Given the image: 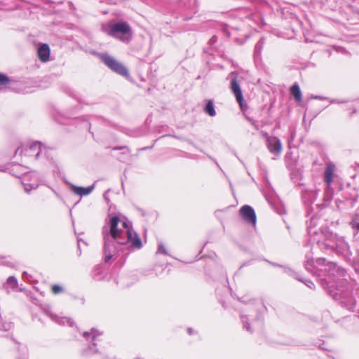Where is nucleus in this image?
Segmentation results:
<instances>
[{"mask_svg": "<svg viewBox=\"0 0 359 359\" xmlns=\"http://www.w3.org/2000/svg\"><path fill=\"white\" fill-rule=\"evenodd\" d=\"M311 241L323 249L336 250L338 253L345 254L349 250L348 244L343 237L331 232L319 217L311 218L307 226Z\"/></svg>", "mask_w": 359, "mask_h": 359, "instance_id": "nucleus-3", "label": "nucleus"}, {"mask_svg": "<svg viewBox=\"0 0 359 359\" xmlns=\"http://www.w3.org/2000/svg\"><path fill=\"white\" fill-rule=\"evenodd\" d=\"M102 334V332L95 328L91 329L90 332H84L83 333V337L86 340L92 341V344L88 346V349L84 352L86 355L98 353V349L95 347L97 346L98 344L100 342L99 337H101Z\"/></svg>", "mask_w": 359, "mask_h": 359, "instance_id": "nucleus-6", "label": "nucleus"}, {"mask_svg": "<svg viewBox=\"0 0 359 359\" xmlns=\"http://www.w3.org/2000/svg\"><path fill=\"white\" fill-rule=\"evenodd\" d=\"M15 168H16V169L22 168V167H21L20 165H16V166H15Z\"/></svg>", "mask_w": 359, "mask_h": 359, "instance_id": "nucleus-34", "label": "nucleus"}, {"mask_svg": "<svg viewBox=\"0 0 359 359\" xmlns=\"http://www.w3.org/2000/svg\"><path fill=\"white\" fill-rule=\"evenodd\" d=\"M6 170V168L4 165H0V171L1 172H5Z\"/></svg>", "mask_w": 359, "mask_h": 359, "instance_id": "nucleus-31", "label": "nucleus"}, {"mask_svg": "<svg viewBox=\"0 0 359 359\" xmlns=\"http://www.w3.org/2000/svg\"><path fill=\"white\" fill-rule=\"evenodd\" d=\"M267 147L270 152L276 156L279 155L282 151V144L280 140L276 137H268Z\"/></svg>", "mask_w": 359, "mask_h": 359, "instance_id": "nucleus-11", "label": "nucleus"}, {"mask_svg": "<svg viewBox=\"0 0 359 359\" xmlns=\"http://www.w3.org/2000/svg\"><path fill=\"white\" fill-rule=\"evenodd\" d=\"M241 320L243 322L244 327L250 332H252L254 330L257 328H261L262 327V320L259 318H257L255 322H253L252 326L251 327L248 323V318L246 316H241Z\"/></svg>", "mask_w": 359, "mask_h": 359, "instance_id": "nucleus-16", "label": "nucleus"}, {"mask_svg": "<svg viewBox=\"0 0 359 359\" xmlns=\"http://www.w3.org/2000/svg\"><path fill=\"white\" fill-rule=\"evenodd\" d=\"M235 74L233 72L231 73V85L230 88L232 91V93L234 94L237 102L239 103L240 106L243 107V97L241 88L240 87L239 83L237 81V79L235 76H233Z\"/></svg>", "mask_w": 359, "mask_h": 359, "instance_id": "nucleus-10", "label": "nucleus"}, {"mask_svg": "<svg viewBox=\"0 0 359 359\" xmlns=\"http://www.w3.org/2000/svg\"><path fill=\"white\" fill-rule=\"evenodd\" d=\"M331 103H343L344 101L339 100H332L330 101Z\"/></svg>", "mask_w": 359, "mask_h": 359, "instance_id": "nucleus-30", "label": "nucleus"}, {"mask_svg": "<svg viewBox=\"0 0 359 359\" xmlns=\"http://www.w3.org/2000/svg\"><path fill=\"white\" fill-rule=\"evenodd\" d=\"M42 152L41 144L40 142H33L24 145L16 149L15 154L24 155L25 156L34 157V159L39 158Z\"/></svg>", "mask_w": 359, "mask_h": 359, "instance_id": "nucleus-7", "label": "nucleus"}, {"mask_svg": "<svg viewBox=\"0 0 359 359\" xmlns=\"http://www.w3.org/2000/svg\"><path fill=\"white\" fill-rule=\"evenodd\" d=\"M69 186L72 191L74 194L80 196H86L89 195L95 189V184L88 187H79L72 184H70Z\"/></svg>", "mask_w": 359, "mask_h": 359, "instance_id": "nucleus-14", "label": "nucleus"}, {"mask_svg": "<svg viewBox=\"0 0 359 359\" xmlns=\"http://www.w3.org/2000/svg\"><path fill=\"white\" fill-rule=\"evenodd\" d=\"M264 46V40L261 39L255 45V56H259L262 52V48Z\"/></svg>", "mask_w": 359, "mask_h": 359, "instance_id": "nucleus-22", "label": "nucleus"}, {"mask_svg": "<svg viewBox=\"0 0 359 359\" xmlns=\"http://www.w3.org/2000/svg\"><path fill=\"white\" fill-rule=\"evenodd\" d=\"M12 327L13 325L11 323H5L0 326V330L4 331H8L10 330L12 328Z\"/></svg>", "mask_w": 359, "mask_h": 359, "instance_id": "nucleus-25", "label": "nucleus"}, {"mask_svg": "<svg viewBox=\"0 0 359 359\" xmlns=\"http://www.w3.org/2000/svg\"><path fill=\"white\" fill-rule=\"evenodd\" d=\"M103 31L109 36L123 42H128L132 36L130 25L126 22H111L103 27Z\"/></svg>", "mask_w": 359, "mask_h": 359, "instance_id": "nucleus-4", "label": "nucleus"}, {"mask_svg": "<svg viewBox=\"0 0 359 359\" xmlns=\"http://www.w3.org/2000/svg\"><path fill=\"white\" fill-rule=\"evenodd\" d=\"M335 165L331 162L326 163L325 170L324 172V181L327 184V188L329 189L333 182L334 173L335 171Z\"/></svg>", "mask_w": 359, "mask_h": 359, "instance_id": "nucleus-12", "label": "nucleus"}, {"mask_svg": "<svg viewBox=\"0 0 359 359\" xmlns=\"http://www.w3.org/2000/svg\"><path fill=\"white\" fill-rule=\"evenodd\" d=\"M157 254H163L165 255H168V252L162 242H158V248L156 251Z\"/></svg>", "mask_w": 359, "mask_h": 359, "instance_id": "nucleus-23", "label": "nucleus"}, {"mask_svg": "<svg viewBox=\"0 0 359 359\" xmlns=\"http://www.w3.org/2000/svg\"><path fill=\"white\" fill-rule=\"evenodd\" d=\"M50 50L49 46L46 43H43L40 46L37 50V55L39 60L43 62H46L49 60Z\"/></svg>", "mask_w": 359, "mask_h": 359, "instance_id": "nucleus-15", "label": "nucleus"}, {"mask_svg": "<svg viewBox=\"0 0 359 359\" xmlns=\"http://www.w3.org/2000/svg\"><path fill=\"white\" fill-rule=\"evenodd\" d=\"M352 226H353V228L359 230V222H352Z\"/></svg>", "mask_w": 359, "mask_h": 359, "instance_id": "nucleus-29", "label": "nucleus"}, {"mask_svg": "<svg viewBox=\"0 0 359 359\" xmlns=\"http://www.w3.org/2000/svg\"><path fill=\"white\" fill-rule=\"evenodd\" d=\"M325 273L319 275L322 287L334 299L341 300L348 310H352L354 299L351 296L348 282L344 278L345 271L335 263H328Z\"/></svg>", "mask_w": 359, "mask_h": 359, "instance_id": "nucleus-2", "label": "nucleus"}, {"mask_svg": "<svg viewBox=\"0 0 359 359\" xmlns=\"http://www.w3.org/2000/svg\"><path fill=\"white\" fill-rule=\"evenodd\" d=\"M302 198L305 203H311L317 198V192L314 190H305L302 193Z\"/></svg>", "mask_w": 359, "mask_h": 359, "instance_id": "nucleus-18", "label": "nucleus"}, {"mask_svg": "<svg viewBox=\"0 0 359 359\" xmlns=\"http://www.w3.org/2000/svg\"><path fill=\"white\" fill-rule=\"evenodd\" d=\"M187 332L189 334H191L193 333V330L191 328H188Z\"/></svg>", "mask_w": 359, "mask_h": 359, "instance_id": "nucleus-33", "label": "nucleus"}, {"mask_svg": "<svg viewBox=\"0 0 359 359\" xmlns=\"http://www.w3.org/2000/svg\"><path fill=\"white\" fill-rule=\"evenodd\" d=\"M306 259L304 263L306 269L311 273H314L313 259L309 255H306Z\"/></svg>", "mask_w": 359, "mask_h": 359, "instance_id": "nucleus-21", "label": "nucleus"}, {"mask_svg": "<svg viewBox=\"0 0 359 359\" xmlns=\"http://www.w3.org/2000/svg\"><path fill=\"white\" fill-rule=\"evenodd\" d=\"M217 40V37L216 36H212V38L210 39L209 43L210 44L215 43Z\"/></svg>", "mask_w": 359, "mask_h": 359, "instance_id": "nucleus-28", "label": "nucleus"}, {"mask_svg": "<svg viewBox=\"0 0 359 359\" xmlns=\"http://www.w3.org/2000/svg\"><path fill=\"white\" fill-rule=\"evenodd\" d=\"M18 286V282L15 276H9L6 283L4 285V288L10 292L11 291H16Z\"/></svg>", "mask_w": 359, "mask_h": 359, "instance_id": "nucleus-17", "label": "nucleus"}, {"mask_svg": "<svg viewBox=\"0 0 359 359\" xmlns=\"http://www.w3.org/2000/svg\"><path fill=\"white\" fill-rule=\"evenodd\" d=\"M102 235L105 262L113 258L123 245L129 244L135 249L142 247V241L133 231L131 222L116 215L109 218L108 225L103 226Z\"/></svg>", "mask_w": 359, "mask_h": 359, "instance_id": "nucleus-1", "label": "nucleus"}, {"mask_svg": "<svg viewBox=\"0 0 359 359\" xmlns=\"http://www.w3.org/2000/svg\"><path fill=\"white\" fill-rule=\"evenodd\" d=\"M44 313L47 316H48L53 321L60 324V325H68L72 326L73 325V321L67 317H60L57 315L54 314L49 309H44Z\"/></svg>", "mask_w": 359, "mask_h": 359, "instance_id": "nucleus-13", "label": "nucleus"}, {"mask_svg": "<svg viewBox=\"0 0 359 359\" xmlns=\"http://www.w3.org/2000/svg\"><path fill=\"white\" fill-rule=\"evenodd\" d=\"M52 292L55 294H59L63 291V288L58 285H53L52 286Z\"/></svg>", "mask_w": 359, "mask_h": 359, "instance_id": "nucleus-24", "label": "nucleus"}, {"mask_svg": "<svg viewBox=\"0 0 359 359\" xmlns=\"http://www.w3.org/2000/svg\"><path fill=\"white\" fill-rule=\"evenodd\" d=\"M240 215L245 222L252 224L253 226L256 224V214L251 206L248 205H243L240 209Z\"/></svg>", "mask_w": 359, "mask_h": 359, "instance_id": "nucleus-9", "label": "nucleus"}, {"mask_svg": "<svg viewBox=\"0 0 359 359\" xmlns=\"http://www.w3.org/2000/svg\"><path fill=\"white\" fill-rule=\"evenodd\" d=\"M321 261H325L324 259L321 260V259H318V262H321Z\"/></svg>", "mask_w": 359, "mask_h": 359, "instance_id": "nucleus-35", "label": "nucleus"}, {"mask_svg": "<svg viewBox=\"0 0 359 359\" xmlns=\"http://www.w3.org/2000/svg\"><path fill=\"white\" fill-rule=\"evenodd\" d=\"M99 57L103 63L115 73L125 77L129 76V73L127 68L114 57L109 55L108 53H100Z\"/></svg>", "mask_w": 359, "mask_h": 359, "instance_id": "nucleus-5", "label": "nucleus"}, {"mask_svg": "<svg viewBox=\"0 0 359 359\" xmlns=\"http://www.w3.org/2000/svg\"><path fill=\"white\" fill-rule=\"evenodd\" d=\"M292 95L294 97L297 101H302V93L298 84L294 83L290 88Z\"/></svg>", "mask_w": 359, "mask_h": 359, "instance_id": "nucleus-19", "label": "nucleus"}, {"mask_svg": "<svg viewBox=\"0 0 359 359\" xmlns=\"http://www.w3.org/2000/svg\"><path fill=\"white\" fill-rule=\"evenodd\" d=\"M8 78L6 75L0 73V85H5L8 83Z\"/></svg>", "mask_w": 359, "mask_h": 359, "instance_id": "nucleus-27", "label": "nucleus"}, {"mask_svg": "<svg viewBox=\"0 0 359 359\" xmlns=\"http://www.w3.org/2000/svg\"><path fill=\"white\" fill-rule=\"evenodd\" d=\"M314 98H316V99H320V100H326L327 99L326 97H321V96H315Z\"/></svg>", "mask_w": 359, "mask_h": 359, "instance_id": "nucleus-32", "label": "nucleus"}, {"mask_svg": "<svg viewBox=\"0 0 359 359\" xmlns=\"http://www.w3.org/2000/svg\"><path fill=\"white\" fill-rule=\"evenodd\" d=\"M298 280H299V281H301V282L304 283V284H305L308 287H309V288H311V289H313V288L315 287V285H314V283H313L311 280H303L299 279V278H298Z\"/></svg>", "mask_w": 359, "mask_h": 359, "instance_id": "nucleus-26", "label": "nucleus"}, {"mask_svg": "<svg viewBox=\"0 0 359 359\" xmlns=\"http://www.w3.org/2000/svg\"><path fill=\"white\" fill-rule=\"evenodd\" d=\"M22 179V184L25 192L29 194L32 190L36 189L39 185V176L36 172L25 173L22 176L17 175Z\"/></svg>", "mask_w": 359, "mask_h": 359, "instance_id": "nucleus-8", "label": "nucleus"}, {"mask_svg": "<svg viewBox=\"0 0 359 359\" xmlns=\"http://www.w3.org/2000/svg\"><path fill=\"white\" fill-rule=\"evenodd\" d=\"M204 111L210 116H215L216 115L214 103L212 100H209L208 102L205 107Z\"/></svg>", "mask_w": 359, "mask_h": 359, "instance_id": "nucleus-20", "label": "nucleus"}]
</instances>
